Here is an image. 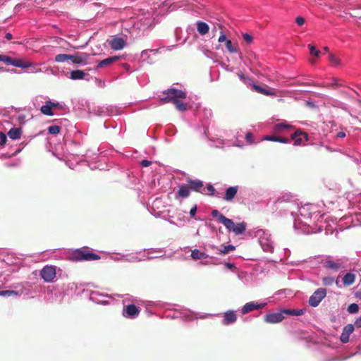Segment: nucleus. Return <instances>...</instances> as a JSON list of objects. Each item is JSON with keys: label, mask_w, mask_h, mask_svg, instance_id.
Instances as JSON below:
<instances>
[{"label": "nucleus", "mask_w": 361, "mask_h": 361, "mask_svg": "<svg viewBox=\"0 0 361 361\" xmlns=\"http://www.w3.org/2000/svg\"><path fill=\"white\" fill-rule=\"evenodd\" d=\"M235 249V246H233L232 245H226V246H224L223 249L220 250V252L221 254H224L225 255V254L228 253L231 251H233Z\"/></svg>", "instance_id": "58836bf2"}, {"label": "nucleus", "mask_w": 361, "mask_h": 361, "mask_svg": "<svg viewBox=\"0 0 361 361\" xmlns=\"http://www.w3.org/2000/svg\"><path fill=\"white\" fill-rule=\"evenodd\" d=\"M237 320V315L235 311L229 310L224 313L222 323L224 325H228L230 324L235 322Z\"/></svg>", "instance_id": "ddd939ff"}, {"label": "nucleus", "mask_w": 361, "mask_h": 361, "mask_svg": "<svg viewBox=\"0 0 361 361\" xmlns=\"http://www.w3.org/2000/svg\"><path fill=\"white\" fill-rule=\"evenodd\" d=\"M7 141V137L5 133L3 132H0V145L4 146L5 145L6 142Z\"/></svg>", "instance_id": "37998d69"}, {"label": "nucleus", "mask_w": 361, "mask_h": 361, "mask_svg": "<svg viewBox=\"0 0 361 361\" xmlns=\"http://www.w3.org/2000/svg\"><path fill=\"white\" fill-rule=\"evenodd\" d=\"M238 76L240 78V80H242L243 81H244V82L246 81L247 78L245 77V75L243 74H238Z\"/></svg>", "instance_id": "6e6d98bb"}, {"label": "nucleus", "mask_w": 361, "mask_h": 361, "mask_svg": "<svg viewBox=\"0 0 361 361\" xmlns=\"http://www.w3.org/2000/svg\"><path fill=\"white\" fill-rule=\"evenodd\" d=\"M359 103L361 104V100L359 101Z\"/></svg>", "instance_id": "052dcab7"}, {"label": "nucleus", "mask_w": 361, "mask_h": 361, "mask_svg": "<svg viewBox=\"0 0 361 361\" xmlns=\"http://www.w3.org/2000/svg\"><path fill=\"white\" fill-rule=\"evenodd\" d=\"M11 65L19 68H25L27 66L20 59H13Z\"/></svg>", "instance_id": "ea45409f"}, {"label": "nucleus", "mask_w": 361, "mask_h": 361, "mask_svg": "<svg viewBox=\"0 0 361 361\" xmlns=\"http://www.w3.org/2000/svg\"><path fill=\"white\" fill-rule=\"evenodd\" d=\"M186 97H177L176 98L173 104L177 110L180 111H185L188 109V105L186 103L181 101Z\"/></svg>", "instance_id": "6ab92c4d"}, {"label": "nucleus", "mask_w": 361, "mask_h": 361, "mask_svg": "<svg viewBox=\"0 0 361 361\" xmlns=\"http://www.w3.org/2000/svg\"><path fill=\"white\" fill-rule=\"evenodd\" d=\"M295 23H297L298 25L302 26L305 23V18L302 17L298 16L295 19Z\"/></svg>", "instance_id": "c03bdc74"}, {"label": "nucleus", "mask_w": 361, "mask_h": 361, "mask_svg": "<svg viewBox=\"0 0 361 361\" xmlns=\"http://www.w3.org/2000/svg\"><path fill=\"white\" fill-rule=\"evenodd\" d=\"M291 140H294L295 145H300L304 141L308 140V135L301 130H297L291 135Z\"/></svg>", "instance_id": "6e6552de"}, {"label": "nucleus", "mask_w": 361, "mask_h": 361, "mask_svg": "<svg viewBox=\"0 0 361 361\" xmlns=\"http://www.w3.org/2000/svg\"><path fill=\"white\" fill-rule=\"evenodd\" d=\"M265 304H257L254 302H250L246 303L242 308L241 312L243 314H245L255 310H259L264 307Z\"/></svg>", "instance_id": "f8f14e48"}, {"label": "nucleus", "mask_w": 361, "mask_h": 361, "mask_svg": "<svg viewBox=\"0 0 361 361\" xmlns=\"http://www.w3.org/2000/svg\"><path fill=\"white\" fill-rule=\"evenodd\" d=\"M264 140H269V141H274V142H279L282 143H288L290 142V140L286 137H279V136H274V135H268L263 138Z\"/></svg>", "instance_id": "b1692460"}, {"label": "nucleus", "mask_w": 361, "mask_h": 361, "mask_svg": "<svg viewBox=\"0 0 361 361\" xmlns=\"http://www.w3.org/2000/svg\"><path fill=\"white\" fill-rule=\"evenodd\" d=\"M119 56H111L104 60H102L97 65L96 69L102 68L111 66L113 63L118 61Z\"/></svg>", "instance_id": "2eb2a0df"}, {"label": "nucleus", "mask_w": 361, "mask_h": 361, "mask_svg": "<svg viewBox=\"0 0 361 361\" xmlns=\"http://www.w3.org/2000/svg\"><path fill=\"white\" fill-rule=\"evenodd\" d=\"M355 274L352 273H347L343 278V283L345 286H348L355 282Z\"/></svg>", "instance_id": "393cba45"}, {"label": "nucleus", "mask_w": 361, "mask_h": 361, "mask_svg": "<svg viewBox=\"0 0 361 361\" xmlns=\"http://www.w3.org/2000/svg\"><path fill=\"white\" fill-rule=\"evenodd\" d=\"M191 257L193 259H205L208 257V255L205 252H201L197 249H195L192 250Z\"/></svg>", "instance_id": "5701e85b"}, {"label": "nucleus", "mask_w": 361, "mask_h": 361, "mask_svg": "<svg viewBox=\"0 0 361 361\" xmlns=\"http://www.w3.org/2000/svg\"><path fill=\"white\" fill-rule=\"evenodd\" d=\"M68 60H71V61L75 64H80L82 63L85 60V57H82L81 55H69Z\"/></svg>", "instance_id": "cd10ccee"}, {"label": "nucleus", "mask_w": 361, "mask_h": 361, "mask_svg": "<svg viewBox=\"0 0 361 361\" xmlns=\"http://www.w3.org/2000/svg\"><path fill=\"white\" fill-rule=\"evenodd\" d=\"M196 25H197V32L201 35H205L206 34H207L209 32V27L206 23L202 22V21H197Z\"/></svg>", "instance_id": "aec40b11"}, {"label": "nucleus", "mask_w": 361, "mask_h": 361, "mask_svg": "<svg viewBox=\"0 0 361 361\" xmlns=\"http://www.w3.org/2000/svg\"><path fill=\"white\" fill-rule=\"evenodd\" d=\"M61 128L59 126H51L48 128V132L52 135H57L60 133Z\"/></svg>", "instance_id": "f704fd0d"}, {"label": "nucleus", "mask_w": 361, "mask_h": 361, "mask_svg": "<svg viewBox=\"0 0 361 361\" xmlns=\"http://www.w3.org/2000/svg\"><path fill=\"white\" fill-rule=\"evenodd\" d=\"M197 205H195L190 209V214L191 217H194L195 216L196 212H197Z\"/></svg>", "instance_id": "8fccbe9b"}, {"label": "nucleus", "mask_w": 361, "mask_h": 361, "mask_svg": "<svg viewBox=\"0 0 361 361\" xmlns=\"http://www.w3.org/2000/svg\"><path fill=\"white\" fill-rule=\"evenodd\" d=\"M323 50H324V51H329V47H324L323 48Z\"/></svg>", "instance_id": "13d9d810"}, {"label": "nucleus", "mask_w": 361, "mask_h": 361, "mask_svg": "<svg viewBox=\"0 0 361 361\" xmlns=\"http://www.w3.org/2000/svg\"><path fill=\"white\" fill-rule=\"evenodd\" d=\"M17 295H18V293L16 290H7L0 291L1 296H13Z\"/></svg>", "instance_id": "e433bc0d"}, {"label": "nucleus", "mask_w": 361, "mask_h": 361, "mask_svg": "<svg viewBox=\"0 0 361 361\" xmlns=\"http://www.w3.org/2000/svg\"><path fill=\"white\" fill-rule=\"evenodd\" d=\"M283 312H286V315L300 316L305 313V310H304L286 309V310H283Z\"/></svg>", "instance_id": "c85d7f7f"}, {"label": "nucleus", "mask_w": 361, "mask_h": 361, "mask_svg": "<svg viewBox=\"0 0 361 361\" xmlns=\"http://www.w3.org/2000/svg\"><path fill=\"white\" fill-rule=\"evenodd\" d=\"M56 269L53 266H45L41 271L40 276L46 282H52L56 277Z\"/></svg>", "instance_id": "39448f33"}, {"label": "nucleus", "mask_w": 361, "mask_h": 361, "mask_svg": "<svg viewBox=\"0 0 361 361\" xmlns=\"http://www.w3.org/2000/svg\"><path fill=\"white\" fill-rule=\"evenodd\" d=\"M323 267L326 269L338 271L344 268V262L341 259L334 260L331 257H328L323 262Z\"/></svg>", "instance_id": "7ed1b4c3"}, {"label": "nucleus", "mask_w": 361, "mask_h": 361, "mask_svg": "<svg viewBox=\"0 0 361 361\" xmlns=\"http://www.w3.org/2000/svg\"><path fill=\"white\" fill-rule=\"evenodd\" d=\"M41 112L47 116H53L54 112L52 111V109L49 104H47L45 105H43L40 109Z\"/></svg>", "instance_id": "c756f323"}, {"label": "nucleus", "mask_w": 361, "mask_h": 361, "mask_svg": "<svg viewBox=\"0 0 361 361\" xmlns=\"http://www.w3.org/2000/svg\"><path fill=\"white\" fill-rule=\"evenodd\" d=\"M212 216L214 218H217L221 224L224 225L225 227H228L232 224V220L228 219L224 215L221 214L219 210L214 209L212 212Z\"/></svg>", "instance_id": "9b49d317"}, {"label": "nucleus", "mask_w": 361, "mask_h": 361, "mask_svg": "<svg viewBox=\"0 0 361 361\" xmlns=\"http://www.w3.org/2000/svg\"><path fill=\"white\" fill-rule=\"evenodd\" d=\"M188 185L190 190L195 192H201V189L203 188V182L200 180H188Z\"/></svg>", "instance_id": "f3484780"}, {"label": "nucleus", "mask_w": 361, "mask_h": 361, "mask_svg": "<svg viewBox=\"0 0 361 361\" xmlns=\"http://www.w3.org/2000/svg\"><path fill=\"white\" fill-rule=\"evenodd\" d=\"M22 130L19 128H13L8 132V137L12 140H17L20 138Z\"/></svg>", "instance_id": "412c9836"}, {"label": "nucleus", "mask_w": 361, "mask_h": 361, "mask_svg": "<svg viewBox=\"0 0 361 361\" xmlns=\"http://www.w3.org/2000/svg\"><path fill=\"white\" fill-rule=\"evenodd\" d=\"M86 75V73L81 70H75L72 71L70 73V78L72 80H82L84 79L85 76Z\"/></svg>", "instance_id": "4be33fe9"}, {"label": "nucleus", "mask_w": 361, "mask_h": 361, "mask_svg": "<svg viewBox=\"0 0 361 361\" xmlns=\"http://www.w3.org/2000/svg\"><path fill=\"white\" fill-rule=\"evenodd\" d=\"M47 104H49L51 107V109H53V108H58V109L62 108V106L59 103H54V102H52L51 101H47Z\"/></svg>", "instance_id": "a18cd8bd"}, {"label": "nucleus", "mask_w": 361, "mask_h": 361, "mask_svg": "<svg viewBox=\"0 0 361 361\" xmlns=\"http://www.w3.org/2000/svg\"><path fill=\"white\" fill-rule=\"evenodd\" d=\"M5 38L8 40L13 39V35L10 32L6 33Z\"/></svg>", "instance_id": "5fc2aeb1"}, {"label": "nucleus", "mask_w": 361, "mask_h": 361, "mask_svg": "<svg viewBox=\"0 0 361 361\" xmlns=\"http://www.w3.org/2000/svg\"><path fill=\"white\" fill-rule=\"evenodd\" d=\"M228 51L231 54L238 53L239 51L238 44H233L231 40H228L225 43Z\"/></svg>", "instance_id": "bb28decb"}, {"label": "nucleus", "mask_w": 361, "mask_h": 361, "mask_svg": "<svg viewBox=\"0 0 361 361\" xmlns=\"http://www.w3.org/2000/svg\"><path fill=\"white\" fill-rule=\"evenodd\" d=\"M69 54H60L55 56V61L58 63L64 62L66 60H68Z\"/></svg>", "instance_id": "2f4dec72"}, {"label": "nucleus", "mask_w": 361, "mask_h": 361, "mask_svg": "<svg viewBox=\"0 0 361 361\" xmlns=\"http://www.w3.org/2000/svg\"><path fill=\"white\" fill-rule=\"evenodd\" d=\"M100 258L99 255L91 252L85 247L75 250L71 255V259L74 261H94Z\"/></svg>", "instance_id": "f257e3e1"}, {"label": "nucleus", "mask_w": 361, "mask_h": 361, "mask_svg": "<svg viewBox=\"0 0 361 361\" xmlns=\"http://www.w3.org/2000/svg\"><path fill=\"white\" fill-rule=\"evenodd\" d=\"M308 47H309L310 52L311 55L318 57L319 56V54H321V51L317 49L315 46H314L312 44H309Z\"/></svg>", "instance_id": "c9c22d12"}, {"label": "nucleus", "mask_w": 361, "mask_h": 361, "mask_svg": "<svg viewBox=\"0 0 361 361\" xmlns=\"http://www.w3.org/2000/svg\"><path fill=\"white\" fill-rule=\"evenodd\" d=\"M335 282L334 277L326 276L322 279V283L325 286H331Z\"/></svg>", "instance_id": "72a5a7b5"}, {"label": "nucleus", "mask_w": 361, "mask_h": 361, "mask_svg": "<svg viewBox=\"0 0 361 361\" xmlns=\"http://www.w3.org/2000/svg\"><path fill=\"white\" fill-rule=\"evenodd\" d=\"M243 38L249 44H252L253 42L252 36L248 33L243 34Z\"/></svg>", "instance_id": "79ce46f5"}, {"label": "nucleus", "mask_w": 361, "mask_h": 361, "mask_svg": "<svg viewBox=\"0 0 361 361\" xmlns=\"http://www.w3.org/2000/svg\"><path fill=\"white\" fill-rule=\"evenodd\" d=\"M355 326L357 328L361 327V317L356 319V321L355 322Z\"/></svg>", "instance_id": "603ef678"}, {"label": "nucleus", "mask_w": 361, "mask_h": 361, "mask_svg": "<svg viewBox=\"0 0 361 361\" xmlns=\"http://www.w3.org/2000/svg\"><path fill=\"white\" fill-rule=\"evenodd\" d=\"M286 312L283 310L279 312L269 313L265 315L264 321L269 324H276L281 322L285 319Z\"/></svg>", "instance_id": "423d86ee"}, {"label": "nucleus", "mask_w": 361, "mask_h": 361, "mask_svg": "<svg viewBox=\"0 0 361 361\" xmlns=\"http://www.w3.org/2000/svg\"><path fill=\"white\" fill-rule=\"evenodd\" d=\"M326 295V289L322 288H318L310 296L309 299L310 305L314 307L318 306L320 302L322 300V299L325 298Z\"/></svg>", "instance_id": "20e7f679"}, {"label": "nucleus", "mask_w": 361, "mask_h": 361, "mask_svg": "<svg viewBox=\"0 0 361 361\" xmlns=\"http://www.w3.org/2000/svg\"><path fill=\"white\" fill-rule=\"evenodd\" d=\"M0 61H4L6 64H12L13 59L6 55H0Z\"/></svg>", "instance_id": "a19ab883"}, {"label": "nucleus", "mask_w": 361, "mask_h": 361, "mask_svg": "<svg viewBox=\"0 0 361 361\" xmlns=\"http://www.w3.org/2000/svg\"><path fill=\"white\" fill-rule=\"evenodd\" d=\"M293 197L292 195L286 193L279 197L275 203L289 202L292 200Z\"/></svg>", "instance_id": "7c9ffc66"}, {"label": "nucleus", "mask_w": 361, "mask_h": 361, "mask_svg": "<svg viewBox=\"0 0 361 361\" xmlns=\"http://www.w3.org/2000/svg\"><path fill=\"white\" fill-rule=\"evenodd\" d=\"M280 126L282 127V128H287L288 127L287 125H284V124H280Z\"/></svg>", "instance_id": "bf43d9fd"}, {"label": "nucleus", "mask_w": 361, "mask_h": 361, "mask_svg": "<svg viewBox=\"0 0 361 361\" xmlns=\"http://www.w3.org/2000/svg\"><path fill=\"white\" fill-rule=\"evenodd\" d=\"M207 189L211 192V195H214L215 189L212 185H208Z\"/></svg>", "instance_id": "3c124183"}, {"label": "nucleus", "mask_w": 361, "mask_h": 361, "mask_svg": "<svg viewBox=\"0 0 361 361\" xmlns=\"http://www.w3.org/2000/svg\"><path fill=\"white\" fill-rule=\"evenodd\" d=\"M229 231L233 232L235 235L243 234L246 230V224L245 222H241L237 224H235L232 221V224L228 227H226Z\"/></svg>", "instance_id": "1a4fd4ad"}, {"label": "nucleus", "mask_w": 361, "mask_h": 361, "mask_svg": "<svg viewBox=\"0 0 361 361\" xmlns=\"http://www.w3.org/2000/svg\"><path fill=\"white\" fill-rule=\"evenodd\" d=\"M124 311L123 315L128 317H135L140 313L138 307L133 304L127 305Z\"/></svg>", "instance_id": "4468645a"}, {"label": "nucleus", "mask_w": 361, "mask_h": 361, "mask_svg": "<svg viewBox=\"0 0 361 361\" xmlns=\"http://www.w3.org/2000/svg\"><path fill=\"white\" fill-rule=\"evenodd\" d=\"M163 93L166 94V96L160 99V101L162 104H173L176 98L186 97V93L185 92L176 88L168 89L167 90L163 92Z\"/></svg>", "instance_id": "f03ea898"}, {"label": "nucleus", "mask_w": 361, "mask_h": 361, "mask_svg": "<svg viewBox=\"0 0 361 361\" xmlns=\"http://www.w3.org/2000/svg\"><path fill=\"white\" fill-rule=\"evenodd\" d=\"M252 138H253V135L252 133L248 132L246 133L245 139H246L247 142H248L250 143H252L253 142Z\"/></svg>", "instance_id": "49530a36"}, {"label": "nucleus", "mask_w": 361, "mask_h": 361, "mask_svg": "<svg viewBox=\"0 0 361 361\" xmlns=\"http://www.w3.org/2000/svg\"><path fill=\"white\" fill-rule=\"evenodd\" d=\"M109 47L113 50H121L126 44V40L118 36H112L111 39L108 40Z\"/></svg>", "instance_id": "0eeeda50"}, {"label": "nucleus", "mask_w": 361, "mask_h": 361, "mask_svg": "<svg viewBox=\"0 0 361 361\" xmlns=\"http://www.w3.org/2000/svg\"><path fill=\"white\" fill-rule=\"evenodd\" d=\"M354 331V326L353 324H348L344 326L343 332L340 336V340L343 343H346L349 341V336Z\"/></svg>", "instance_id": "9d476101"}, {"label": "nucleus", "mask_w": 361, "mask_h": 361, "mask_svg": "<svg viewBox=\"0 0 361 361\" xmlns=\"http://www.w3.org/2000/svg\"><path fill=\"white\" fill-rule=\"evenodd\" d=\"M190 188L188 185H181L179 187V190L176 193V198L181 197L186 198L190 195Z\"/></svg>", "instance_id": "a211bd4d"}, {"label": "nucleus", "mask_w": 361, "mask_h": 361, "mask_svg": "<svg viewBox=\"0 0 361 361\" xmlns=\"http://www.w3.org/2000/svg\"><path fill=\"white\" fill-rule=\"evenodd\" d=\"M226 266L228 267V268H230L231 269L232 267H234V265L231 263H226Z\"/></svg>", "instance_id": "4d7b16f0"}, {"label": "nucleus", "mask_w": 361, "mask_h": 361, "mask_svg": "<svg viewBox=\"0 0 361 361\" xmlns=\"http://www.w3.org/2000/svg\"><path fill=\"white\" fill-rule=\"evenodd\" d=\"M252 87L256 92L261 93L264 95L269 96V95H274L275 94L270 90L266 89V88L262 87L257 85H253Z\"/></svg>", "instance_id": "a878e982"}, {"label": "nucleus", "mask_w": 361, "mask_h": 361, "mask_svg": "<svg viewBox=\"0 0 361 361\" xmlns=\"http://www.w3.org/2000/svg\"><path fill=\"white\" fill-rule=\"evenodd\" d=\"M238 190V186H231L226 189L224 199L226 201H231L236 195Z\"/></svg>", "instance_id": "dca6fc26"}, {"label": "nucleus", "mask_w": 361, "mask_h": 361, "mask_svg": "<svg viewBox=\"0 0 361 361\" xmlns=\"http://www.w3.org/2000/svg\"><path fill=\"white\" fill-rule=\"evenodd\" d=\"M329 60L334 66H338L340 64V60L333 54H329Z\"/></svg>", "instance_id": "4c0bfd02"}, {"label": "nucleus", "mask_w": 361, "mask_h": 361, "mask_svg": "<svg viewBox=\"0 0 361 361\" xmlns=\"http://www.w3.org/2000/svg\"><path fill=\"white\" fill-rule=\"evenodd\" d=\"M336 137H341V138H343L345 137V133L343 131H341V132H338L337 134H336Z\"/></svg>", "instance_id": "864d4df0"}, {"label": "nucleus", "mask_w": 361, "mask_h": 361, "mask_svg": "<svg viewBox=\"0 0 361 361\" xmlns=\"http://www.w3.org/2000/svg\"><path fill=\"white\" fill-rule=\"evenodd\" d=\"M359 311V306L356 303H352L348 307V312L350 314H355Z\"/></svg>", "instance_id": "473e14b6"}, {"label": "nucleus", "mask_w": 361, "mask_h": 361, "mask_svg": "<svg viewBox=\"0 0 361 361\" xmlns=\"http://www.w3.org/2000/svg\"><path fill=\"white\" fill-rule=\"evenodd\" d=\"M228 39H226V37L225 34L223 32H221V35H220V36L219 37L218 41L219 42H224L226 43V42L228 41Z\"/></svg>", "instance_id": "de8ad7c7"}, {"label": "nucleus", "mask_w": 361, "mask_h": 361, "mask_svg": "<svg viewBox=\"0 0 361 361\" xmlns=\"http://www.w3.org/2000/svg\"><path fill=\"white\" fill-rule=\"evenodd\" d=\"M151 164H152V161H149V160H146V159H145V160H142V161H141V166H142V167H148V166H149Z\"/></svg>", "instance_id": "09e8293b"}]
</instances>
